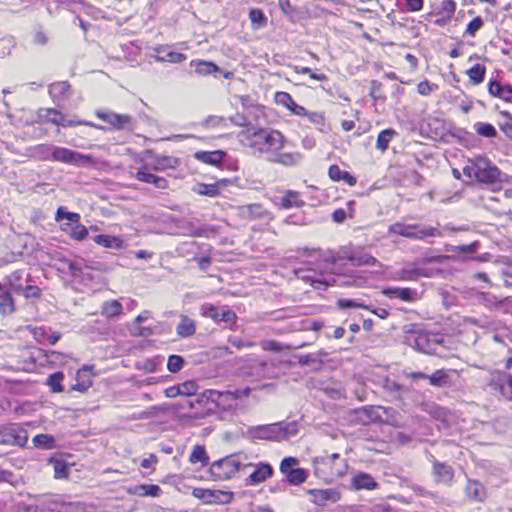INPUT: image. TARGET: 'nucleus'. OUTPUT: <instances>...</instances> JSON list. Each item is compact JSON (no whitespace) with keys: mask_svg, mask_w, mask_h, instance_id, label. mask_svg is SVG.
<instances>
[{"mask_svg":"<svg viewBox=\"0 0 512 512\" xmlns=\"http://www.w3.org/2000/svg\"><path fill=\"white\" fill-rule=\"evenodd\" d=\"M241 141L270 159L286 141L284 135L272 129H247L240 134Z\"/></svg>","mask_w":512,"mask_h":512,"instance_id":"f257e3e1","label":"nucleus"},{"mask_svg":"<svg viewBox=\"0 0 512 512\" xmlns=\"http://www.w3.org/2000/svg\"><path fill=\"white\" fill-rule=\"evenodd\" d=\"M37 150L42 151L43 159H48V155L51 156L53 161L63 162L66 164L85 166L91 163V158L88 155H83L76 151L64 148L55 147L52 145H42L37 147Z\"/></svg>","mask_w":512,"mask_h":512,"instance_id":"f03ea898","label":"nucleus"},{"mask_svg":"<svg viewBox=\"0 0 512 512\" xmlns=\"http://www.w3.org/2000/svg\"><path fill=\"white\" fill-rule=\"evenodd\" d=\"M313 465L315 473L322 477H339L346 472L348 467L346 460L341 458L338 453L317 457L313 460Z\"/></svg>","mask_w":512,"mask_h":512,"instance_id":"7ed1b4c3","label":"nucleus"},{"mask_svg":"<svg viewBox=\"0 0 512 512\" xmlns=\"http://www.w3.org/2000/svg\"><path fill=\"white\" fill-rule=\"evenodd\" d=\"M389 233L401 235L407 238L422 240L428 237L439 236V231L426 225L404 224L397 222L389 227Z\"/></svg>","mask_w":512,"mask_h":512,"instance_id":"20e7f679","label":"nucleus"},{"mask_svg":"<svg viewBox=\"0 0 512 512\" xmlns=\"http://www.w3.org/2000/svg\"><path fill=\"white\" fill-rule=\"evenodd\" d=\"M243 464L234 456L225 457L215 461L210 467V473L215 480H228L233 478Z\"/></svg>","mask_w":512,"mask_h":512,"instance_id":"39448f33","label":"nucleus"},{"mask_svg":"<svg viewBox=\"0 0 512 512\" xmlns=\"http://www.w3.org/2000/svg\"><path fill=\"white\" fill-rule=\"evenodd\" d=\"M501 171L487 158L476 157V179L487 185H495L503 181Z\"/></svg>","mask_w":512,"mask_h":512,"instance_id":"423d86ee","label":"nucleus"},{"mask_svg":"<svg viewBox=\"0 0 512 512\" xmlns=\"http://www.w3.org/2000/svg\"><path fill=\"white\" fill-rule=\"evenodd\" d=\"M307 494L310 496V501L319 507L335 504L341 498V493L337 488L309 489Z\"/></svg>","mask_w":512,"mask_h":512,"instance_id":"0eeeda50","label":"nucleus"},{"mask_svg":"<svg viewBox=\"0 0 512 512\" xmlns=\"http://www.w3.org/2000/svg\"><path fill=\"white\" fill-rule=\"evenodd\" d=\"M249 433L252 437L258 439L280 441L287 438V429H284L279 423L259 426L251 429Z\"/></svg>","mask_w":512,"mask_h":512,"instance_id":"6e6552de","label":"nucleus"},{"mask_svg":"<svg viewBox=\"0 0 512 512\" xmlns=\"http://www.w3.org/2000/svg\"><path fill=\"white\" fill-rule=\"evenodd\" d=\"M200 313L203 317L211 318L215 322H225L227 324H234L236 321V314L222 307L221 309L212 305V304H204L200 308Z\"/></svg>","mask_w":512,"mask_h":512,"instance_id":"1a4fd4ad","label":"nucleus"},{"mask_svg":"<svg viewBox=\"0 0 512 512\" xmlns=\"http://www.w3.org/2000/svg\"><path fill=\"white\" fill-rule=\"evenodd\" d=\"M96 116L110 124L115 129H131L132 118L129 115L117 114L110 111H97Z\"/></svg>","mask_w":512,"mask_h":512,"instance_id":"9d476101","label":"nucleus"},{"mask_svg":"<svg viewBox=\"0 0 512 512\" xmlns=\"http://www.w3.org/2000/svg\"><path fill=\"white\" fill-rule=\"evenodd\" d=\"M490 386L506 399L512 400V376L497 374L491 379Z\"/></svg>","mask_w":512,"mask_h":512,"instance_id":"9b49d317","label":"nucleus"},{"mask_svg":"<svg viewBox=\"0 0 512 512\" xmlns=\"http://www.w3.org/2000/svg\"><path fill=\"white\" fill-rule=\"evenodd\" d=\"M0 435L2 436L0 444L23 446L27 442L26 432L17 431L14 428L5 429L2 432L0 431Z\"/></svg>","mask_w":512,"mask_h":512,"instance_id":"f8f14e48","label":"nucleus"},{"mask_svg":"<svg viewBox=\"0 0 512 512\" xmlns=\"http://www.w3.org/2000/svg\"><path fill=\"white\" fill-rule=\"evenodd\" d=\"M135 178L139 181L152 184L158 189L167 188V180L163 177H159L151 173L148 169V166H144L143 168L139 169L135 174Z\"/></svg>","mask_w":512,"mask_h":512,"instance_id":"ddd939ff","label":"nucleus"},{"mask_svg":"<svg viewBox=\"0 0 512 512\" xmlns=\"http://www.w3.org/2000/svg\"><path fill=\"white\" fill-rule=\"evenodd\" d=\"M273 474L272 467L267 463H259L255 466L254 471L247 478V483L257 485L270 478Z\"/></svg>","mask_w":512,"mask_h":512,"instance_id":"4468645a","label":"nucleus"},{"mask_svg":"<svg viewBox=\"0 0 512 512\" xmlns=\"http://www.w3.org/2000/svg\"><path fill=\"white\" fill-rule=\"evenodd\" d=\"M465 495L473 502H483L486 498L484 486L476 480H468L465 487Z\"/></svg>","mask_w":512,"mask_h":512,"instance_id":"2eb2a0df","label":"nucleus"},{"mask_svg":"<svg viewBox=\"0 0 512 512\" xmlns=\"http://www.w3.org/2000/svg\"><path fill=\"white\" fill-rule=\"evenodd\" d=\"M276 204L283 209L300 208L304 205V201L300 199L298 192L288 190L282 197L278 198Z\"/></svg>","mask_w":512,"mask_h":512,"instance_id":"dca6fc26","label":"nucleus"},{"mask_svg":"<svg viewBox=\"0 0 512 512\" xmlns=\"http://www.w3.org/2000/svg\"><path fill=\"white\" fill-rule=\"evenodd\" d=\"M196 332V323L187 315H180V322L176 327V333L182 338H187L194 335Z\"/></svg>","mask_w":512,"mask_h":512,"instance_id":"f3484780","label":"nucleus"},{"mask_svg":"<svg viewBox=\"0 0 512 512\" xmlns=\"http://www.w3.org/2000/svg\"><path fill=\"white\" fill-rule=\"evenodd\" d=\"M435 480L439 483L449 484L453 480V470L450 466L435 462L433 466Z\"/></svg>","mask_w":512,"mask_h":512,"instance_id":"a211bd4d","label":"nucleus"},{"mask_svg":"<svg viewBox=\"0 0 512 512\" xmlns=\"http://www.w3.org/2000/svg\"><path fill=\"white\" fill-rule=\"evenodd\" d=\"M129 493L140 497H159L162 490L155 484H141L129 489Z\"/></svg>","mask_w":512,"mask_h":512,"instance_id":"6ab92c4d","label":"nucleus"},{"mask_svg":"<svg viewBox=\"0 0 512 512\" xmlns=\"http://www.w3.org/2000/svg\"><path fill=\"white\" fill-rule=\"evenodd\" d=\"M94 242L98 245H101L108 249H123L125 247L124 241L117 236L112 235H96L94 237Z\"/></svg>","mask_w":512,"mask_h":512,"instance_id":"aec40b11","label":"nucleus"},{"mask_svg":"<svg viewBox=\"0 0 512 512\" xmlns=\"http://www.w3.org/2000/svg\"><path fill=\"white\" fill-rule=\"evenodd\" d=\"M269 160L272 162L282 164L284 166H294L297 165L301 160V154L294 152V153H281L280 151H277Z\"/></svg>","mask_w":512,"mask_h":512,"instance_id":"412c9836","label":"nucleus"},{"mask_svg":"<svg viewBox=\"0 0 512 512\" xmlns=\"http://www.w3.org/2000/svg\"><path fill=\"white\" fill-rule=\"evenodd\" d=\"M352 485L357 490H374L378 487L377 482L369 474L366 473H359L355 475L352 479Z\"/></svg>","mask_w":512,"mask_h":512,"instance_id":"4be33fe9","label":"nucleus"},{"mask_svg":"<svg viewBox=\"0 0 512 512\" xmlns=\"http://www.w3.org/2000/svg\"><path fill=\"white\" fill-rule=\"evenodd\" d=\"M90 369L91 367L84 366L77 372V383L73 386V389L84 392L92 386L93 381L90 375Z\"/></svg>","mask_w":512,"mask_h":512,"instance_id":"5701e85b","label":"nucleus"},{"mask_svg":"<svg viewBox=\"0 0 512 512\" xmlns=\"http://www.w3.org/2000/svg\"><path fill=\"white\" fill-rule=\"evenodd\" d=\"M224 155H225V153L220 150L198 151L194 154V157L196 159H198L199 161L204 162L206 164L218 165L222 161Z\"/></svg>","mask_w":512,"mask_h":512,"instance_id":"b1692460","label":"nucleus"},{"mask_svg":"<svg viewBox=\"0 0 512 512\" xmlns=\"http://www.w3.org/2000/svg\"><path fill=\"white\" fill-rule=\"evenodd\" d=\"M328 174L333 181L343 180L350 186H354L356 184V178L349 172L341 170L337 165L330 166Z\"/></svg>","mask_w":512,"mask_h":512,"instance_id":"393cba45","label":"nucleus"},{"mask_svg":"<svg viewBox=\"0 0 512 512\" xmlns=\"http://www.w3.org/2000/svg\"><path fill=\"white\" fill-rule=\"evenodd\" d=\"M84 268L99 272H107L109 270L108 266L101 262L83 261V263L74 262L70 264V269L73 271H82Z\"/></svg>","mask_w":512,"mask_h":512,"instance_id":"a878e982","label":"nucleus"},{"mask_svg":"<svg viewBox=\"0 0 512 512\" xmlns=\"http://www.w3.org/2000/svg\"><path fill=\"white\" fill-rule=\"evenodd\" d=\"M72 508L71 504H59L52 500L44 501L38 506L39 512H69L68 510Z\"/></svg>","mask_w":512,"mask_h":512,"instance_id":"bb28decb","label":"nucleus"},{"mask_svg":"<svg viewBox=\"0 0 512 512\" xmlns=\"http://www.w3.org/2000/svg\"><path fill=\"white\" fill-rule=\"evenodd\" d=\"M385 293L390 297H397L407 302L414 301L417 295L416 291L410 288L389 289Z\"/></svg>","mask_w":512,"mask_h":512,"instance_id":"cd10ccee","label":"nucleus"},{"mask_svg":"<svg viewBox=\"0 0 512 512\" xmlns=\"http://www.w3.org/2000/svg\"><path fill=\"white\" fill-rule=\"evenodd\" d=\"M70 85L68 82L53 83L49 86V93L54 99H64L68 96Z\"/></svg>","mask_w":512,"mask_h":512,"instance_id":"c85d7f7f","label":"nucleus"},{"mask_svg":"<svg viewBox=\"0 0 512 512\" xmlns=\"http://www.w3.org/2000/svg\"><path fill=\"white\" fill-rule=\"evenodd\" d=\"M430 384L436 387H445L450 384V377L448 373L443 370H437L432 375L428 376Z\"/></svg>","mask_w":512,"mask_h":512,"instance_id":"c756f323","label":"nucleus"},{"mask_svg":"<svg viewBox=\"0 0 512 512\" xmlns=\"http://www.w3.org/2000/svg\"><path fill=\"white\" fill-rule=\"evenodd\" d=\"M189 462L191 464H196V463L200 462L202 464V466H206L208 464L209 457L206 453L204 446L196 445L193 448V450L190 454V457H189Z\"/></svg>","mask_w":512,"mask_h":512,"instance_id":"7c9ffc66","label":"nucleus"},{"mask_svg":"<svg viewBox=\"0 0 512 512\" xmlns=\"http://www.w3.org/2000/svg\"><path fill=\"white\" fill-rule=\"evenodd\" d=\"M32 442L35 447L41 449H54L56 447L54 436L49 434H38Z\"/></svg>","mask_w":512,"mask_h":512,"instance_id":"2f4dec72","label":"nucleus"},{"mask_svg":"<svg viewBox=\"0 0 512 512\" xmlns=\"http://www.w3.org/2000/svg\"><path fill=\"white\" fill-rule=\"evenodd\" d=\"M486 73V67L482 64H476L467 71V75L474 85L483 82Z\"/></svg>","mask_w":512,"mask_h":512,"instance_id":"473e14b6","label":"nucleus"},{"mask_svg":"<svg viewBox=\"0 0 512 512\" xmlns=\"http://www.w3.org/2000/svg\"><path fill=\"white\" fill-rule=\"evenodd\" d=\"M396 135V131L393 129H385L381 131L378 135L376 141V148L380 151L384 152L387 150L389 142Z\"/></svg>","mask_w":512,"mask_h":512,"instance_id":"72a5a7b5","label":"nucleus"},{"mask_svg":"<svg viewBox=\"0 0 512 512\" xmlns=\"http://www.w3.org/2000/svg\"><path fill=\"white\" fill-rule=\"evenodd\" d=\"M304 346H306V343H301L297 346H291V345L282 344V343L274 341V340H266L261 343V347L264 350L274 351V352H279L283 349H297V348H302Z\"/></svg>","mask_w":512,"mask_h":512,"instance_id":"f704fd0d","label":"nucleus"},{"mask_svg":"<svg viewBox=\"0 0 512 512\" xmlns=\"http://www.w3.org/2000/svg\"><path fill=\"white\" fill-rule=\"evenodd\" d=\"M16 310L14 299L9 291H6L0 298V313L2 315H10Z\"/></svg>","mask_w":512,"mask_h":512,"instance_id":"c9c22d12","label":"nucleus"},{"mask_svg":"<svg viewBox=\"0 0 512 512\" xmlns=\"http://www.w3.org/2000/svg\"><path fill=\"white\" fill-rule=\"evenodd\" d=\"M179 161L176 158L169 156L158 157L155 160L153 169L156 171H163L170 168H175Z\"/></svg>","mask_w":512,"mask_h":512,"instance_id":"e433bc0d","label":"nucleus"},{"mask_svg":"<svg viewBox=\"0 0 512 512\" xmlns=\"http://www.w3.org/2000/svg\"><path fill=\"white\" fill-rule=\"evenodd\" d=\"M192 190L199 195H204V196H209V197H215L219 194L217 184L197 183L193 187Z\"/></svg>","mask_w":512,"mask_h":512,"instance_id":"4c0bfd02","label":"nucleus"},{"mask_svg":"<svg viewBox=\"0 0 512 512\" xmlns=\"http://www.w3.org/2000/svg\"><path fill=\"white\" fill-rule=\"evenodd\" d=\"M122 313V305L117 300L105 302L102 306V314L107 317L118 316Z\"/></svg>","mask_w":512,"mask_h":512,"instance_id":"58836bf2","label":"nucleus"},{"mask_svg":"<svg viewBox=\"0 0 512 512\" xmlns=\"http://www.w3.org/2000/svg\"><path fill=\"white\" fill-rule=\"evenodd\" d=\"M218 494H223L222 492H214L212 490L203 489V488H195L192 492V495L198 499H202L205 502H215L218 499Z\"/></svg>","mask_w":512,"mask_h":512,"instance_id":"ea45409f","label":"nucleus"},{"mask_svg":"<svg viewBox=\"0 0 512 512\" xmlns=\"http://www.w3.org/2000/svg\"><path fill=\"white\" fill-rule=\"evenodd\" d=\"M474 130L480 136L487 138H493L497 135L496 129L489 123L477 122L474 124Z\"/></svg>","mask_w":512,"mask_h":512,"instance_id":"a19ab883","label":"nucleus"},{"mask_svg":"<svg viewBox=\"0 0 512 512\" xmlns=\"http://www.w3.org/2000/svg\"><path fill=\"white\" fill-rule=\"evenodd\" d=\"M287 481L292 485H300L306 481L307 473L302 468H297L293 471H290L286 475Z\"/></svg>","mask_w":512,"mask_h":512,"instance_id":"79ce46f5","label":"nucleus"},{"mask_svg":"<svg viewBox=\"0 0 512 512\" xmlns=\"http://www.w3.org/2000/svg\"><path fill=\"white\" fill-rule=\"evenodd\" d=\"M196 73L201 76H206L219 71V67L212 62L198 61L196 62Z\"/></svg>","mask_w":512,"mask_h":512,"instance_id":"37998d69","label":"nucleus"},{"mask_svg":"<svg viewBox=\"0 0 512 512\" xmlns=\"http://www.w3.org/2000/svg\"><path fill=\"white\" fill-rule=\"evenodd\" d=\"M274 99L278 105H282L290 111L296 103L289 93L282 91L276 92Z\"/></svg>","mask_w":512,"mask_h":512,"instance_id":"c03bdc74","label":"nucleus"},{"mask_svg":"<svg viewBox=\"0 0 512 512\" xmlns=\"http://www.w3.org/2000/svg\"><path fill=\"white\" fill-rule=\"evenodd\" d=\"M22 277V271H15L7 277L9 285L14 292H21L23 290V285L21 283Z\"/></svg>","mask_w":512,"mask_h":512,"instance_id":"a18cd8bd","label":"nucleus"},{"mask_svg":"<svg viewBox=\"0 0 512 512\" xmlns=\"http://www.w3.org/2000/svg\"><path fill=\"white\" fill-rule=\"evenodd\" d=\"M69 234L72 238L76 240H83L87 237L88 230L84 225L80 224L79 222L72 223L71 228L69 230Z\"/></svg>","mask_w":512,"mask_h":512,"instance_id":"49530a36","label":"nucleus"},{"mask_svg":"<svg viewBox=\"0 0 512 512\" xmlns=\"http://www.w3.org/2000/svg\"><path fill=\"white\" fill-rule=\"evenodd\" d=\"M64 375L62 372H56L49 376L47 379V384L50 386L53 392H62L63 386L61 384Z\"/></svg>","mask_w":512,"mask_h":512,"instance_id":"de8ad7c7","label":"nucleus"},{"mask_svg":"<svg viewBox=\"0 0 512 512\" xmlns=\"http://www.w3.org/2000/svg\"><path fill=\"white\" fill-rule=\"evenodd\" d=\"M45 118L53 124L66 127L65 116L54 109L46 110Z\"/></svg>","mask_w":512,"mask_h":512,"instance_id":"09e8293b","label":"nucleus"},{"mask_svg":"<svg viewBox=\"0 0 512 512\" xmlns=\"http://www.w3.org/2000/svg\"><path fill=\"white\" fill-rule=\"evenodd\" d=\"M299 461L294 457H286L281 461L280 471L284 475H287L290 471L298 468Z\"/></svg>","mask_w":512,"mask_h":512,"instance_id":"8fccbe9b","label":"nucleus"},{"mask_svg":"<svg viewBox=\"0 0 512 512\" xmlns=\"http://www.w3.org/2000/svg\"><path fill=\"white\" fill-rule=\"evenodd\" d=\"M249 18L256 28L263 27L266 24V17L259 9H252L249 13Z\"/></svg>","mask_w":512,"mask_h":512,"instance_id":"3c124183","label":"nucleus"},{"mask_svg":"<svg viewBox=\"0 0 512 512\" xmlns=\"http://www.w3.org/2000/svg\"><path fill=\"white\" fill-rule=\"evenodd\" d=\"M184 360L179 355H171L168 359L167 368L170 372L176 373L182 369Z\"/></svg>","mask_w":512,"mask_h":512,"instance_id":"603ef678","label":"nucleus"},{"mask_svg":"<svg viewBox=\"0 0 512 512\" xmlns=\"http://www.w3.org/2000/svg\"><path fill=\"white\" fill-rule=\"evenodd\" d=\"M67 219L72 223H77L80 220V215L73 212L66 211L63 207L58 208L56 212V220Z\"/></svg>","mask_w":512,"mask_h":512,"instance_id":"864d4df0","label":"nucleus"},{"mask_svg":"<svg viewBox=\"0 0 512 512\" xmlns=\"http://www.w3.org/2000/svg\"><path fill=\"white\" fill-rule=\"evenodd\" d=\"M337 305L342 308H362L366 310H370V308L365 305L363 302L352 300V299H339L337 301Z\"/></svg>","mask_w":512,"mask_h":512,"instance_id":"5fc2aeb1","label":"nucleus"},{"mask_svg":"<svg viewBox=\"0 0 512 512\" xmlns=\"http://www.w3.org/2000/svg\"><path fill=\"white\" fill-rule=\"evenodd\" d=\"M180 393L183 396H191L196 394L198 390V385L195 381H186L184 383L179 384Z\"/></svg>","mask_w":512,"mask_h":512,"instance_id":"6e6d98bb","label":"nucleus"},{"mask_svg":"<svg viewBox=\"0 0 512 512\" xmlns=\"http://www.w3.org/2000/svg\"><path fill=\"white\" fill-rule=\"evenodd\" d=\"M484 21L480 16L475 17L466 28V34L475 36V34L483 27Z\"/></svg>","mask_w":512,"mask_h":512,"instance_id":"4d7b16f0","label":"nucleus"},{"mask_svg":"<svg viewBox=\"0 0 512 512\" xmlns=\"http://www.w3.org/2000/svg\"><path fill=\"white\" fill-rule=\"evenodd\" d=\"M159 59L171 63H180L186 59V56L179 52L168 51L164 55L160 56Z\"/></svg>","mask_w":512,"mask_h":512,"instance_id":"13d9d810","label":"nucleus"},{"mask_svg":"<svg viewBox=\"0 0 512 512\" xmlns=\"http://www.w3.org/2000/svg\"><path fill=\"white\" fill-rule=\"evenodd\" d=\"M294 71L298 74H307L310 76L311 79L318 80V81H325L327 80V76L324 74H316L314 73L310 68L308 67H299L294 66Z\"/></svg>","mask_w":512,"mask_h":512,"instance_id":"bf43d9fd","label":"nucleus"},{"mask_svg":"<svg viewBox=\"0 0 512 512\" xmlns=\"http://www.w3.org/2000/svg\"><path fill=\"white\" fill-rule=\"evenodd\" d=\"M23 295L25 298H39L40 295H41V291L40 289L37 287V286H32V285H29V286H26L25 288L23 287Z\"/></svg>","mask_w":512,"mask_h":512,"instance_id":"052dcab7","label":"nucleus"},{"mask_svg":"<svg viewBox=\"0 0 512 512\" xmlns=\"http://www.w3.org/2000/svg\"><path fill=\"white\" fill-rule=\"evenodd\" d=\"M54 472L56 478H65L67 477V466L62 461H56L54 463Z\"/></svg>","mask_w":512,"mask_h":512,"instance_id":"680f3d73","label":"nucleus"},{"mask_svg":"<svg viewBox=\"0 0 512 512\" xmlns=\"http://www.w3.org/2000/svg\"><path fill=\"white\" fill-rule=\"evenodd\" d=\"M503 87L504 86L497 81H490L488 84V92L490 95L500 98Z\"/></svg>","mask_w":512,"mask_h":512,"instance_id":"e2e57ef3","label":"nucleus"},{"mask_svg":"<svg viewBox=\"0 0 512 512\" xmlns=\"http://www.w3.org/2000/svg\"><path fill=\"white\" fill-rule=\"evenodd\" d=\"M463 174L469 178H476V157L469 161V164L463 168Z\"/></svg>","mask_w":512,"mask_h":512,"instance_id":"0e129e2a","label":"nucleus"},{"mask_svg":"<svg viewBox=\"0 0 512 512\" xmlns=\"http://www.w3.org/2000/svg\"><path fill=\"white\" fill-rule=\"evenodd\" d=\"M482 301L485 305L490 306H501L503 304V300H500L493 295L482 294Z\"/></svg>","mask_w":512,"mask_h":512,"instance_id":"69168bd1","label":"nucleus"},{"mask_svg":"<svg viewBox=\"0 0 512 512\" xmlns=\"http://www.w3.org/2000/svg\"><path fill=\"white\" fill-rule=\"evenodd\" d=\"M158 462V458L154 454H150L148 458H145L141 462V467L145 469L152 468Z\"/></svg>","mask_w":512,"mask_h":512,"instance_id":"338daca9","label":"nucleus"},{"mask_svg":"<svg viewBox=\"0 0 512 512\" xmlns=\"http://www.w3.org/2000/svg\"><path fill=\"white\" fill-rule=\"evenodd\" d=\"M500 98L506 102H512V87L504 86Z\"/></svg>","mask_w":512,"mask_h":512,"instance_id":"774afa93","label":"nucleus"}]
</instances>
